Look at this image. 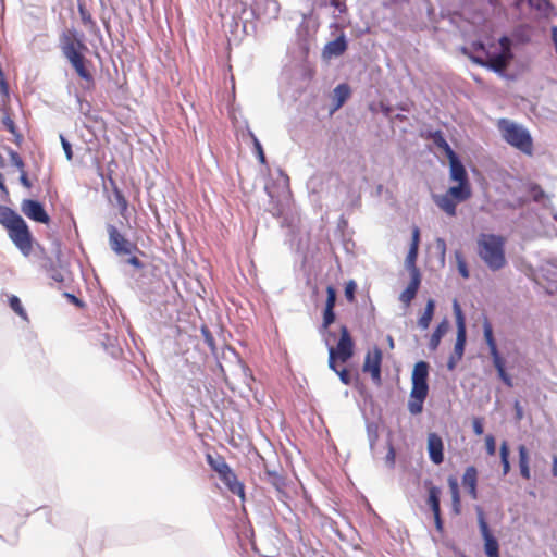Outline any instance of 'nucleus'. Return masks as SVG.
<instances>
[{
  "mask_svg": "<svg viewBox=\"0 0 557 557\" xmlns=\"http://www.w3.org/2000/svg\"><path fill=\"white\" fill-rule=\"evenodd\" d=\"M478 255L491 271L502 270L507 264L505 239L496 234H480L478 238Z\"/></svg>",
  "mask_w": 557,
  "mask_h": 557,
  "instance_id": "f257e3e1",
  "label": "nucleus"
},
{
  "mask_svg": "<svg viewBox=\"0 0 557 557\" xmlns=\"http://www.w3.org/2000/svg\"><path fill=\"white\" fill-rule=\"evenodd\" d=\"M497 127L503 139L521 152L531 156L533 152V140L530 132L522 125L508 119H500Z\"/></svg>",
  "mask_w": 557,
  "mask_h": 557,
  "instance_id": "f03ea898",
  "label": "nucleus"
},
{
  "mask_svg": "<svg viewBox=\"0 0 557 557\" xmlns=\"http://www.w3.org/2000/svg\"><path fill=\"white\" fill-rule=\"evenodd\" d=\"M483 335H484V339L486 342V345L488 347V350H490V355L493 359V364L497 371V374H498V377L503 381V383L508 386V387H512L513 383H512V379L511 376L506 372V369H505V360L504 358L502 357L498 348H497V344H496V341L494 338V335H493V327L491 325V323L486 320L484 321L483 323Z\"/></svg>",
  "mask_w": 557,
  "mask_h": 557,
  "instance_id": "7ed1b4c3",
  "label": "nucleus"
},
{
  "mask_svg": "<svg viewBox=\"0 0 557 557\" xmlns=\"http://www.w3.org/2000/svg\"><path fill=\"white\" fill-rule=\"evenodd\" d=\"M429 369H430V366L426 361L421 360L414 364L412 375H411L412 388L410 392V398L428 397Z\"/></svg>",
  "mask_w": 557,
  "mask_h": 557,
  "instance_id": "20e7f679",
  "label": "nucleus"
},
{
  "mask_svg": "<svg viewBox=\"0 0 557 557\" xmlns=\"http://www.w3.org/2000/svg\"><path fill=\"white\" fill-rule=\"evenodd\" d=\"M8 234L21 253L28 257L32 252V234L26 222L24 220L21 221L18 224L10 228Z\"/></svg>",
  "mask_w": 557,
  "mask_h": 557,
  "instance_id": "39448f33",
  "label": "nucleus"
},
{
  "mask_svg": "<svg viewBox=\"0 0 557 557\" xmlns=\"http://www.w3.org/2000/svg\"><path fill=\"white\" fill-rule=\"evenodd\" d=\"M109 235V246L119 256L129 255L136 246L132 244L113 224H107Z\"/></svg>",
  "mask_w": 557,
  "mask_h": 557,
  "instance_id": "423d86ee",
  "label": "nucleus"
},
{
  "mask_svg": "<svg viewBox=\"0 0 557 557\" xmlns=\"http://www.w3.org/2000/svg\"><path fill=\"white\" fill-rule=\"evenodd\" d=\"M454 312L456 315V324H457V337L456 343L454 347V354L457 357V360H461L463 352H465V346L467 342V331H466V322L465 317L461 311V308L457 300L454 301Z\"/></svg>",
  "mask_w": 557,
  "mask_h": 557,
  "instance_id": "0eeeda50",
  "label": "nucleus"
},
{
  "mask_svg": "<svg viewBox=\"0 0 557 557\" xmlns=\"http://www.w3.org/2000/svg\"><path fill=\"white\" fill-rule=\"evenodd\" d=\"M478 522L481 535L484 540V550L487 557H495L499 555V544L497 539L491 533L488 524L484 518L482 510L478 511Z\"/></svg>",
  "mask_w": 557,
  "mask_h": 557,
  "instance_id": "6e6552de",
  "label": "nucleus"
},
{
  "mask_svg": "<svg viewBox=\"0 0 557 557\" xmlns=\"http://www.w3.org/2000/svg\"><path fill=\"white\" fill-rule=\"evenodd\" d=\"M60 47L64 58H66L69 62L82 57V50L86 49V46L82 42V40L75 38L74 34L72 33H63L61 36Z\"/></svg>",
  "mask_w": 557,
  "mask_h": 557,
  "instance_id": "1a4fd4ad",
  "label": "nucleus"
},
{
  "mask_svg": "<svg viewBox=\"0 0 557 557\" xmlns=\"http://www.w3.org/2000/svg\"><path fill=\"white\" fill-rule=\"evenodd\" d=\"M21 210L28 219L35 222L48 224L50 221L44 206L38 200L24 199L21 205Z\"/></svg>",
  "mask_w": 557,
  "mask_h": 557,
  "instance_id": "9d476101",
  "label": "nucleus"
},
{
  "mask_svg": "<svg viewBox=\"0 0 557 557\" xmlns=\"http://www.w3.org/2000/svg\"><path fill=\"white\" fill-rule=\"evenodd\" d=\"M486 54L487 70L493 71L494 73L500 76H504L507 66L513 59V53L508 51H496L493 53L486 52Z\"/></svg>",
  "mask_w": 557,
  "mask_h": 557,
  "instance_id": "9b49d317",
  "label": "nucleus"
},
{
  "mask_svg": "<svg viewBox=\"0 0 557 557\" xmlns=\"http://www.w3.org/2000/svg\"><path fill=\"white\" fill-rule=\"evenodd\" d=\"M252 13L258 18L273 20L280 14V4L276 0H255Z\"/></svg>",
  "mask_w": 557,
  "mask_h": 557,
  "instance_id": "f8f14e48",
  "label": "nucleus"
},
{
  "mask_svg": "<svg viewBox=\"0 0 557 557\" xmlns=\"http://www.w3.org/2000/svg\"><path fill=\"white\" fill-rule=\"evenodd\" d=\"M382 358V350L377 346L368 351L364 358L363 371L369 372L374 382L381 381Z\"/></svg>",
  "mask_w": 557,
  "mask_h": 557,
  "instance_id": "ddd939ff",
  "label": "nucleus"
},
{
  "mask_svg": "<svg viewBox=\"0 0 557 557\" xmlns=\"http://www.w3.org/2000/svg\"><path fill=\"white\" fill-rule=\"evenodd\" d=\"M334 351L342 362L348 361L354 355V342L345 325L341 326V337Z\"/></svg>",
  "mask_w": 557,
  "mask_h": 557,
  "instance_id": "4468645a",
  "label": "nucleus"
},
{
  "mask_svg": "<svg viewBox=\"0 0 557 557\" xmlns=\"http://www.w3.org/2000/svg\"><path fill=\"white\" fill-rule=\"evenodd\" d=\"M348 48V42L344 33H342L334 40L329 41L323 50L322 58L324 60H331L333 58H338L345 53Z\"/></svg>",
  "mask_w": 557,
  "mask_h": 557,
  "instance_id": "2eb2a0df",
  "label": "nucleus"
},
{
  "mask_svg": "<svg viewBox=\"0 0 557 557\" xmlns=\"http://www.w3.org/2000/svg\"><path fill=\"white\" fill-rule=\"evenodd\" d=\"M428 453L430 460L434 465H441L444 461V444L437 433H430L428 435Z\"/></svg>",
  "mask_w": 557,
  "mask_h": 557,
  "instance_id": "dca6fc26",
  "label": "nucleus"
},
{
  "mask_svg": "<svg viewBox=\"0 0 557 557\" xmlns=\"http://www.w3.org/2000/svg\"><path fill=\"white\" fill-rule=\"evenodd\" d=\"M448 160L450 168V178L458 183L469 182L467 171L458 154H451L448 157Z\"/></svg>",
  "mask_w": 557,
  "mask_h": 557,
  "instance_id": "f3484780",
  "label": "nucleus"
},
{
  "mask_svg": "<svg viewBox=\"0 0 557 557\" xmlns=\"http://www.w3.org/2000/svg\"><path fill=\"white\" fill-rule=\"evenodd\" d=\"M23 220L24 219L13 209L7 206H0V224L8 231Z\"/></svg>",
  "mask_w": 557,
  "mask_h": 557,
  "instance_id": "a211bd4d",
  "label": "nucleus"
},
{
  "mask_svg": "<svg viewBox=\"0 0 557 557\" xmlns=\"http://www.w3.org/2000/svg\"><path fill=\"white\" fill-rule=\"evenodd\" d=\"M23 220L24 219L13 209L7 206H0V224L8 231Z\"/></svg>",
  "mask_w": 557,
  "mask_h": 557,
  "instance_id": "6ab92c4d",
  "label": "nucleus"
},
{
  "mask_svg": "<svg viewBox=\"0 0 557 557\" xmlns=\"http://www.w3.org/2000/svg\"><path fill=\"white\" fill-rule=\"evenodd\" d=\"M219 478L231 493L244 497V485L238 481L236 474L233 472L232 469H230L228 471L225 472V474H222Z\"/></svg>",
  "mask_w": 557,
  "mask_h": 557,
  "instance_id": "aec40b11",
  "label": "nucleus"
},
{
  "mask_svg": "<svg viewBox=\"0 0 557 557\" xmlns=\"http://www.w3.org/2000/svg\"><path fill=\"white\" fill-rule=\"evenodd\" d=\"M424 486L428 488L426 504L430 506L433 515L441 512V488L433 485L430 480L424 481Z\"/></svg>",
  "mask_w": 557,
  "mask_h": 557,
  "instance_id": "412c9836",
  "label": "nucleus"
},
{
  "mask_svg": "<svg viewBox=\"0 0 557 557\" xmlns=\"http://www.w3.org/2000/svg\"><path fill=\"white\" fill-rule=\"evenodd\" d=\"M433 200L447 215H456V200L449 194L435 195L433 196Z\"/></svg>",
  "mask_w": 557,
  "mask_h": 557,
  "instance_id": "4be33fe9",
  "label": "nucleus"
},
{
  "mask_svg": "<svg viewBox=\"0 0 557 557\" xmlns=\"http://www.w3.org/2000/svg\"><path fill=\"white\" fill-rule=\"evenodd\" d=\"M478 471L474 467H468L462 475V484L468 488V493L473 499H476Z\"/></svg>",
  "mask_w": 557,
  "mask_h": 557,
  "instance_id": "5701e85b",
  "label": "nucleus"
},
{
  "mask_svg": "<svg viewBox=\"0 0 557 557\" xmlns=\"http://www.w3.org/2000/svg\"><path fill=\"white\" fill-rule=\"evenodd\" d=\"M447 194H449L456 200V202L466 201L471 197L470 183H458V185L449 187Z\"/></svg>",
  "mask_w": 557,
  "mask_h": 557,
  "instance_id": "b1692460",
  "label": "nucleus"
},
{
  "mask_svg": "<svg viewBox=\"0 0 557 557\" xmlns=\"http://www.w3.org/2000/svg\"><path fill=\"white\" fill-rule=\"evenodd\" d=\"M350 87L348 84H338L333 90L334 110H338L349 98Z\"/></svg>",
  "mask_w": 557,
  "mask_h": 557,
  "instance_id": "393cba45",
  "label": "nucleus"
},
{
  "mask_svg": "<svg viewBox=\"0 0 557 557\" xmlns=\"http://www.w3.org/2000/svg\"><path fill=\"white\" fill-rule=\"evenodd\" d=\"M448 330V322L446 320L442 321L432 333L429 341L430 350L434 351L438 348L442 337Z\"/></svg>",
  "mask_w": 557,
  "mask_h": 557,
  "instance_id": "a878e982",
  "label": "nucleus"
},
{
  "mask_svg": "<svg viewBox=\"0 0 557 557\" xmlns=\"http://www.w3.org/2000/svg\"><path fill=\"white\" fill-rule=\"evenodd\" d=\"M434 311H435V300L429 299L426 301V306L424 308V312L422 313V315L418 320V326L422 331L429 329L430 323H431V321L433 319V315H434Z\"/></svg>",
  "mask_w": 557,
  "mask_h": 557,
  "instance_id": "bb28decb",
  "label": "nucleus"
},
{
  "mask_svg": "<svg viewBox=\"0 0 557 557\" xmlns=\"http://www.w3.org/2000/svg\"><path fill=\"white\" fill-rule=\"evenodd\" d=\"M429 137L432 139L433 144L437 148L442 149L445 152L447 158L450 157L451 154L456 153L453 150V148L449 146V144L447 143V140L445 139V137L441 131H435V132L430 133Z\"/></svg>",
  "mask_w": 557,
  "mask_h": 557,
  "instance_id": "cd10ccee",
  "label": "nucleus"
},
{
  "mask_svg": "<svg viewBox=\"0 0 557 557\" xmlns=\"http://www.w3.org/2000/svg\"><path fill=\"white\" fill-rule=\"evenodd\" d=\"M518 451H519L520 474L523 479L529 480L531 476V472H530V467H529L528 449L524 445H520L518 448Z\"/></svg>",
  "mask_w": 557,
  "mask_h": 557,
  "instance_id": "c85d7f7f",
  "label": "nucleus"
},
{
  "mask_svg": "<svg viewBox=\"0 0 557 557\" xmlns=\"http://www.w3.org/2000/svg\"><path fill=\"white\" fill-rule=\"evenodd\" d=\"M207 462L212 468V470H214L219 474V476L225 474V472L231 469V467L221 456L213 457L212 455L208 454Z\"/></svg>",
  "mask_w": 557,
  "mask_h": 557,
  "instance_id": "c756f323",
  "label": "nucleus"
},
{
  "mask_svg": "<svg viewBox=\"0 0 557 557\" xmlns=\"http://www.w3.org/2000/svg\"><path fill=\"white\" fill-rule=\"evenodd\" d=\"M70 63L82 79L87 81V82L92 81L91 73L85 66L84 55L79 57L78 59L72 60Z\"/></svg>",
  "mask_w": 557,
  "mask_h": 557,
  "instance_id": "7c9ffc66",
  "label": "nucleus"
},
{
  "mask_svg": "<svg viewBox=\"0 0 557 557\" xmlns=\"http://www.w3.org/2000/svg\"><path fill=\"white\" fill-rule=\"evenodd\" d=\"M448 486L451 493V499H453V510L456 515L459 513L460 508V495H459V487L458 482L455 478L449 476L448 478Z\"/></svg>",
  "mask_w": 557,
  "mask_h": 557,
  "instance_id": "2f4dec72",
  "label": "nucleus"
},
{
  "mask_svg": "<svg viewBox=\"0 0 557 557\" xmlns=\"http://www.w3.org/2000/svg\"><path fill=\"white\" fill-rule=\"evenodd\" d=\"M9 306L10 308L20 317L22 318L24 321H28V315H27V312L26 310L24 309V307L22 306V302H21V299L15 296V295H11L9 296Z\"/></svg>",
  "mask_w": 557,
  "mask_h": 557,
  "instance_id": "473e14b6",
  "label": "nucleus"
},
{
  "mask_svg": "<svg viewBox=\"0 0 557 557\" xmlns=\"http://www.w3.org/2000/svg\"><path fill=\"white\" fill-rule=\"evenodd\" d=\"M527 190L535 202H540L546 197L545 191L536 183H528Z\"/></svg>",
  "mask_w": 557,
  "mask_h": 557,
  "instance_id": "72a5a7b5",
  "label": "nucleus"
},
{
  "mask_svg": "<svg viewBox=\"0 0 557 557\" xmlns=\"http://www.w3.org/2000/svg\"><path fill=\"white\" fill-rule=\"evenodd\" d=\"M500 461L503 466V474L506 475L510 471L509 448L507 442L500 445Z\"/></svg>",
  "mask_w": 557,
  "mask_h": 557,
  "instance_id": "f704fd0d",
  "label": "nucleus"
},
{
  "mask_svg": "<svg viewBox=\"0 0 557 557\" xmlns=\"http://www.w3.org/2000/svg\"><path fill=\"white\" fill-rule=\"evenodd\" d=\"M78 12L84 25H86L90 32L99 30L96 22L83 5L78 7Z\"/></svg>",
  "mask_w": 557,
  "mask_h": 557,
  "instance_id": "c9c22d12",
  "label": "nucleus"
},
{
  "mask_svg": "<svg viewBox=\"0 0 557 557\" xmlns=\"http://www.w3.org/2000/svg\"><path fill=\"white\" fill-rule=\"evenodd\" d=\"M455 258H456L457 269H458L459 274L463 278H469V276H470L469 269L467 267V263H466V261L463 259L462 253L459 250L455 251Z\"/></svg>",
  "mask_w": 557,
  "mask_h": 557,
  "instance_id": "e433bc0d",
  "label": "nucleus"
},
{
  "mask_svg": "<svg viewBox=\"0 0 557 557\" xmlns=\"http://www.w3.org/2000/svg\"><path fill=\"white\" fill-rule=\"evenodd\" d=\"M417 256H418L417 244L412 243L410 246V249L408 251V255L406 257V267L410 272L413 270V268H417L416 267Z\"/></svg>",
  "mask_w": 557,
  "mask_h": 557,
  "instance_id": "4c0bfd02",
  "label": "nucleus"
},
{
  "mask_svg": "<svg viewBox=\"0 0 557 557\" xmlns=\"http://www.w3.org/2000/svg\"><path fill=\"white\" fill-rule=\"evenodd\" d=\"M426 397L411 398L408 403V410L411 414H419L423 410V403Z\"/></svg>",
  "mask_w": 557,
  "mask_h": 557,
  "instance_id": "58836bf2",
  "label": "nucleus"
},
{
  "mask_svg": "<svg viewBox=\"0 0 557 557\" xmlns=\"http://www.w3.org/2000/svg\"><path fill=\"white\" fill-rule=\"evenodd\" d=\"M411 280L409 285L406 287L407 289L414 292L416 294L419 290L420 284H421V276L418 268H413V270L410 272Z\"/></svg>",
  "mask_w": 557,
  "mask_h": 557,
  "instance_id": "ea45409f",
  "label": "nucleus"
},
{
  "mask_svg": "<svg viewBox=\"0 0 557 557\" xmlns=\"http://www.w3.org/2000/svg\"><path fill=\"white\" fill-rule=\"evenodd\" d=\"M435 249L438 253V258H440V261L442 264L445 263V259H446V251H447V246H446V242L444 238L442 237H437L435 239Z\"/></svg>",
  "mask_w": 557,
  "mask_h": 557,
  "instance_id": "a19ab883",
  "label": "nucleus"
},
{
  "mask_svg": "<svg viewBox=\"0 0 557 557\" xmlns=\"http://www.w3.org/2000/svg\"><path fill=\"white\" fill-rule=\"evenodd\" d=\"M326 295H327V297H326L325 308L334 309L335 305H336V298H337L336 289L332 285H329L326 287Z\"/></svg>",
  "mask_w": 557,
  "mask_h": 557,
  "instance_id": "79ce46f5",
  "label": "nucleus"
},
{
  "mask_svg": "<svg viewBox=\"0 0 557 557\" xmlns=\"http://www.w3.org/2000/svg\"><path fill=\"white\" fill-rule=\"evenodd\" d=\"M265 474L269 476V482L276 488L284 484L283 478L276 471L265 470Z\"/></svg>",
  "mask_w": 557,
  "mask_h": 557,
  "instance_id": "37998d69",
  "label": "nucleus"
},
{
  "mask_svg": "<svg viewBox=\"0 0 557 557\" xmlns=\"http://www.w3.org/2000/svg\"><path fill=\"white\" fill-rule=\"evenodd\" d=\"M277 174H278L277 188L282 189V194H284L288 190L289 177L282 170H278Z\"/></svg>",
  "mask_w": 557,
  "mask_h": 557,
  "instance_id": "c03bdc74",
  "label": "nucleus"
},
{
  "mask_svg": "<svg viewBox=\"0 0 557 557\" xmlns=\"http://www.w3.org/2000/svg\"><path fill=\"white\" fill-rule=\"evenodd\" d=\"M249 135L253 141V146H255V150L257 152V156H258V159L261 163H264L265 162V156H264V152H263V149H262V146L260 144V141L258 140V138L255 136V134L252 132H249Z\"/></svg>",
  "mask_w": 557,
  "mask_h": 557,
  "instance_id": "a18cd8bd",
  "label": "nucleus"
},
{
  "mask_svg": "<svg viewBox=\"0 0 557 557\" xmlns=\"http://www.w3.org/2000/svg\"><path fill=\"white\" fill-rule=\"evenodd\" d=\"M335 318L336 315L334 309L324 308L322 326L327 329L335 321Z\"/></svg>",
  "mask_w": 557,
  "mask_h": 557,
  "instance_id": "49530a36",
  "label": "nucleus"
},
{
  "mask_svg": "<svg viewBox=\"0 0 557 557\" xmlns=\"http://www.w3.org/2000/svg\"><path fill=\"white\" fill-rule=\"evenodd\" d=\"M201 334H202L205 343L208 345V347L211 349V351H214L215 350V341H214L212 333L207 327L203 326L201 329Z\"/></svg>",
  "mask_w": 557,
  "mask_h": 557,
  "instance_id": "de8ad7c7",
  "label": "nucleus"
},
{
  "mask_svg": "<svg viewBox=\"0 0 557 557\" xmlns=\"http://www.w3.org/2000/svg\"><path fill=\"white\" fill-rule=\"evenodd\" d=\"M367 433H368V438H369V443H370V446L371 448L374 446L375 442L377 441V426L373 423H370L367 425Z\"/></svg>",
  "mask_w": 557,
  "mask_h": 557,
  "instance_id": "09e8293b",
  "label": "nucleus"
},
{
  "mask_svg": "<svg viewBox=\"0 0 557 557\" xmlns=\"http://www.w3.org/2000/svg\"><path fill=\"white\" fill-rule=\"evenodd\" d=\"M357 285L355 281L350 280L345 287V297L349 302H352L355 300V293H356Z\"/></svg>",
  "mask_w": 557,
  "mask_h": 557,
  "instance_id": "8fccbe9b",
  "label": "nucleus"
},
{
  "mask_svg": "<svg viewBox=\"0 0 557 557\" xmlns=\"http://www.w3.org/2000/svg\"><path fill=\"white\" fill-rule=\"evenodd\" d=\"M60 141H61V145H62V148L64 150L66 159L69 161H71L73 159L72 145L70 144V141L62 134L60 135Z\"/></svg>",
  "mask_w": 557,
  "mask_h": 557,
  "instance_id": "3c124183",
  "label": "nucleus"
},
{
  "mask_svg": "<svg viewBox=\"0 0 557 557\" xmlns=\"http://www.w3.org/2000/svg\"><path fill=\"white\" fill-rule=\"evenodd\" d=\"M114 197L116 199L117 206L120 207L121 213L123 214L127 209V200L117 188L114 189Z\"/></svg>",
  "mask_w": 557,
  "mask_h": 557,
  "instance_id": "603ef678",
  "label": "nucleus"
},
{
  "mask_svg": "<svg viewBox=\"0 0 557 557\" xmlns=\"http://www.w3.org/2000/svg\"><path fill=\"white\" fill-rule=\"evenodd\" d=\"M337 359H338V357L336 356V352L334 351V347L330 346L329 347V368L332 371H334L335 373L338 371V369L336 367Z\"/></svg>",
  "mask_w": 557,
  "mask_h": 557,
  "instance_id": "864d4df0",
  "label": "nucleus"
},
{
  "mask_svg": "<svg viewBox=\"0 0 557 557\" xmlns=\"http://www.w3.org/2000/svg\"><path fill=\"white\" fill-rule=\"evenodd\" d=\"M417 296V294L414 292H411L409 289H405L400 296H399V300L405 304L406 306H409L410 302L414 299V297Z\"/></svg>",
  "mask_w": 557,
  "mask_h": 557,
  "instance_id": "5fc2aeb1",
  "label": "nucleus"
},
{
  "mask_svg": "<svg viewBox=\"0 0 557 557\" xmlns=\"http://www.w3.org/2000/svg\"><path fill=\"white\" fill-rule=\"evenodd\" d=\"M485 447H486V453L490 455V456H493L495 455L496 453V443H495V438L493 435H487L486 438H485Z\"/></svg>",
  "mask_w": 557,
  "mask_h": 557,
  "instance_id": "6e6d98bb",
  "label": "nucleus"
},
{
  "mask_svg": "<svg viewBox=\"0 0 557 557\" xmlns=\"http://www.w3.org/2000/svg\"><path fill=\"white\" fill-rule=\"evenodd\" d=\"M336 374L339 376V380L343 384L349 385L351 383V375L346 369L338 370Z\"/></svg>",
  "mask_w": 557,
  "mask_h": 557,
  "instance_id": "4d7b16f0",
  "label": "nucleus"
},
{
  "mask_svg": "<svg viewBox=\"0 0 557 557\" xmlns=\"http://www.w3.org/2000/svg\"><path fill=\"white\" fill-rule=\"evenodd\" d=\"M331 5L335 8L339 13H346L347 5L345 0H331Z\"/></svg>",
  "mask_w": 557,
  "mask_h": 557,
  "instance_id": "13d9d810",
  "label": "nucleus"
},
{
  "mask_svg": "<svg viewBox=\"0 0 557 557\" xmlns=\"http://www.w3.org/2000/svg\"><path fill=\"white\" fill-rule=\"evenodd\" d=\"M499 45H500L499 51L512 52L511 51V42H510V39L507 36L500 37Z\"/></svg>",
  "mask_w": 557,
  "mask_h": 557,
  "instance_id": "bf43d9fd",
  "label": "nucleus"
},
{
  "mask_svg": "<svg viewBox=\"0 0 557 557\" xmlns=\"http://www.w3.org/2000/svg\"><path fill=\"white\" fill-rule=\"evenodd\" d=\"M472 426H473V432L476 435L483 434L484 428H483V423H482L481 419H479V418L473 419Z\"/></svg>",
  "mask_w": 557,
  "mask_h": 557,
  "instance_id": "052dcab7",
  "label": "nucleus"
},
{
  "mask_svg": "<svg viewBox=\"0 0 557 557\" xmlns=\"http://www.w3.org/2000/svg\"><path fill=\"white\" fill-rule=\"evenodd\" d=\"M11 160H12V163H13L16 168H18V169L21 170V172H22V171H24V170H23V168H24V162H23L22 158L18 156V153H17V152H12V153H11Z\"/></svg>",
  "mask_w": 557,
  "mask_h": 557,
  "instance_id": "680f3d73",
  "label": "nucleus"
},
{
  "mask_svg": "<svg viewBox=\"0 0 557 557\" xmlns=\"http://www.w3.org/2000/svg\"><path fill=\"white\" fill-rule=\"evenodd\" d=\"M469 59H470L473 63H475V64H478V65H480V66H482V67L487 69V60H484L483 58L478 57V55H473V54H470V55H469Z\"/></svg>",
  "mask_w": 557,
  "mask_h": 557,
  "instance_id": "e2e57ef3",
  "label": "nucleus"
},
{
  "mask_svg": "<svg viewBox=\"0 0 557 557\" xmlns=\"http://www.w3.org/2000/svg\"><path fill=\"white\" fill-rule=\"evenodd\" d=\"M433 516H434V522H435L436 530L438 532H443L444 523H443V520L441 517V512H435Z\"/></svg>",
  "mask_w": 557,
  "mask_h": 557,
  "instance_id": "0e129e2a",
  "label": "nucleus"
},
{
  "mask_svg": "<svg viewBox=\"0 0 557 557\" xmlns=\"http://www.w3.org/2000/svg\"><path fill=\"white\" fill-rule=\"evenodd\" d=\"M386 463L393 468L394 467V463H395V451H394V448L391 446L389 449H388V453L386 455Z\"/></svg>",
  "mask_w": 557,
  "mask_h": 557,
  "instance_id": "69168bd1",
  "label": "nucleus"
},
{
  "mask_svg": "<svg viewBox=\"0 0 557 557\" xmlns=\"http://www.w3.org/2000/svg\"><path fill=\"white\" fill-rule=\"evenodd\" d=\"M3 124L10 133L15 134L14 122L9 116H5L3 119Z\"/></svg>",
  "mask_w": 557,
  "mask_h": 557,
  "instance_id": "338daca9",
  "label": "nucleus"
},
{
  "mask_svg": "<svg viewBox=\"0 0 557 557\" xmlns=\"http://www.w3.org/2000/svg\"><path fill=\"white\" fill-rule=\"evenodd\" d=\"M127 263L133 265L136 269H143L144 268V263L137 257H131L127 260Z\"/></svg>",
  "mask_w": 557,
  "mask_h": 557,
  "instance_id": "774afa93",
  "label": "nucleus"
}]
</instances>
